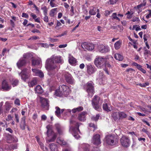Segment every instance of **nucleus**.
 Returning a JSON list of instances; mask_svg holds the SVG:
<instances>
[{"label": "nucleus", "instance_id": "nucleus-9", "mask_svg": "<svg viewBox=\"0 0 151 151\" xmlns=\"http://www.w3.org/2000/svg\"><path fill=\"white\" fill-rule=\"evenodd\" d=\"M100 98L97 96L94 97L92 100V104L93 108L96 110L100 111L101 110V108H100L99 105V101Z\"/></svg>", "mask_w": 151, "mask_h": 151}, {"label": "nucleus", "instance_id": "nucleus-44", "mask_svg": "<svg viewBox=\"0 0 151 151\" xmlns=\"http://www.w3.org/2000/svg\"><path fill=\"white\" fill-rule=\"evenodd\" d=\"M41 9L42 10L44 15H47L48 10L46 6H42Z\"/></svg>", "mask_w": 151, "mask_h": 151}, {"label": "nucleus", "instance_id": "nucleus-33", "mask_svg": "<svg viewBox=\"0 0 151 151\" xmlns=\"http://www.w3.org/2000/svg\"><path fill=\"white\" fill-rule=\"evenodd\" d=\"M41 60L40 58H39L37 60H32V65L33 66L37 65L41 63Z\"/></svg>", "mask_w": 151, "mask_h": 151}, {"label": "nucleus", "instance_id": "nucleus-52", "mask_svg": "<svg viewBox=\"0 0 151 151\" xmlns=\"http://www.w3.org/2000/svg\"><path fill=\"white\" fill-rule=\"evenodd\" d=\"M146 18L147 19H148L150 18H151V10H148V14H147L146 16Z\"/></svg>", "mask_w": 151, "mask_h": 151}, {"label": "nucleus", "instance_id": "nucleus-56", "mask_svg": "<svg viewBox=\"0 0 151 151\" xmlns=\"http://www.w3.org/2000/svg\"><path fill=\"white\" fill-rule=\"evenodd\" d=\"M151 52L149 50L146 49L145 50V52H144V55H147V54H150V55Z\"/></svg>", "mask_w": 151, "mask_h": 151}, {"label": "nucleus", "instance_id": "nucleus-16", "mask_svg": "<svg viewBox=\"0 0 151 151\" xmlns=\"http://www.w3.org/2000/svg\"><path fill=\"white\" fill-rule=\"evenodd\" d=\"M97 80L100 84H104L106 82V78L104 76L103 73L101 71L99 72V75Z\"/></svg>", "mask_w": 151, "mask_h": 151}, {"label": "nucleus", "instance_id": "nucleus-17", "mask_svg": "<svg viewBox=\"0 0 151 151\" xmlns=\"http://www.w3.org/2000/svg\"><path fill=\"white\" fill-rule=\"evenodd\" d=\"M26 64V60L22 57L18 61L17 63V65L18 68L21 69L23 66L25 65Z\"/></svg>", "mask_w": 151, "mask_h": 151}, {"label": "nucleus", "instance_id": "nucleus-26", "mask_svg": "<svg viewBox=\"0 0 151 151\" xmlns=\"http://www.w3.org/2000/svg\"><path fill=\"white\" fill-rule=\"evenodd\" d=\"M57 142L58 143L62 146H68L66 142L63 138L61 137H58L57 139Z\"/></svg>", "mask_w": 151, "mask_h": 151}, {"label": "nucleus", "instance_id": "nucleus-42", "mask_svg": "<svg viewBox=\"0 0 151 151\" xmlns=\"http://www.w3.org/2000/svg\"><path fill=\"white\" fill-rule=\"evenodd\" d=\"M57 8H55L52 9L50 12L49 15L51 17H53L56 13Z\"/></svg>", "mask_w": 151, "mask_h": 151}, {"label": "nucleus", "instance_id": "nucleus-13", "mask_svg": "<svg viewBox=\"0 0 151 151\" xmlns=\"http://www.w3.org/2000/svg\"><path fill=\"white\" fill-rule=\"evenodd\" d=\"M81 46L83 49H86L88 51H92L94 48V46L93 44L86 42H84L82 44Z\"/></svg>", "mask_w": 151, "mask_h": 151}, {"label": "nucleus", "instance_id": "nucleus-12", "mask_svg": "<svg viewBox=\"0 0 151 151\" xmlns=\"http://www.w3.org/2000/svg\"><path fill=\"white\" fill-rule=\"evenodd\" d=\"M40 101L42 107L46 110L48 109L49 103L48 100L42 97H40Z\"/></svg>", "mask_w": 151, "mask_h": 151}, {"label": "nucleus", "instance_id": "nucleus-4", "mask_svg": "<svg viewBox=\"0 0 151 151\" xmlns=\"http://www.w3.org/2000/svg\"><path fill=\"white\" fill-rule=\"evenodd\" d=\"M46 128L47 129L46 132L47 137H46L47 142H54L56 137V134L52 131L51 125L47 126Z\"/></svg>", "mask_w": 151, "mask_h": 151}, {"label": "nucleus", "instance_id": "nucleus-7", "mask_svg": "<svg viewBox=\"0 0 151 151\" xmlns=\"http://www.w3.org/2000/svg\"><path fill=\"white\" fill-rule=\"evenodd\" d=\"M84 88L88 93V96H92L94 92L93 83L91 81L88 82L84 85Z\"/></svg>", "mask_w": 151, "mask_h": 151}, {"label": "nucleus", "instance_id": "nucleus-10", "mask_svg": "<svg viewBox=\"0 0 151 151\" xmlns=\"http://www.w3.org/2000/svg\"><path fill=\"white\" fill-rule=\"evenodd\" d=\"M64 76L66 81L68 83L73 85L75 83V81L70 74L68 72H65Z\"/></svg>", "mask_w": 151, "mask_h": 151}, {"label": "nucleus", "instance_id": "nucleus-15", "mask_svg": "<svg viewBox=\"0 0 151 151\" xmlns=\"http://www.w3.org/2000/svg\"><path fill=\"white\" fill-rule=\"evenodd\" d=\"M98 50L101 53H105L109 52L110 50L108 46L100 45L98 46Z\"/></svg>", "mask_w": 151, "mask_h": 151}, {"label": "nucleus", "instance_id": "nucleus-55", "mask_svg": "<svg viewBox=\"0 0 151 151\" xmlns=\"http://www.w3.org/2000/svg\"><path fill=\"white\" fill-rule=\"evenodd\" d=\"M40 45L42 47H48V44L47 43H40Z\"/></svg>", "mask_w": 151, "mask_h": 151}, {"label": "nucleus", "instance_id": "nucleus-24", "mask_svg": "<svg viewBox=\"0 0 151 151\" xmlns=\"http://www.w3.org/2000/svg\"><path fill=\"white\" fill-rule=\"evenodd\" d=\"M86 67L87 72L89 74H91L95 72V68L91 64H88Z\"/></svg>", "mask_w": 151, "mask_h": 151}, {"label": "nucleus", "instance_id": "nucleus-8", "mask_svg": "<svg viewBox=\"0 0 151 151\" xmlns=\"http://www.w3.org/2000/svg\"><path fill=\"white\" fill-rule=\"evenodd\" d=\"M30 71L27 68H25L23 69L20 73H19V75L21 76L22 79L25 81L30 77Z\"/></svg>", "mask_w": 151, "mask_h": 151}, {"label": "nucleus", "instance_id": "nucleus-1", "mask_svg": "<svg viewBox=\"0 0 151 151\" xmlns=\"http://www.w3.org/2000/svg\"><path fill=\"white\" fill-rule=\"evenodd\" d=\"M54 60L57 63H62L63 61L62 57L60 55H53L46 60L45 67L48 72V74L50 77L54 75L55 72L54 70L57 67L55 64L54 63Z\"/></svg>", "mask_w": 151, "mask_h": 151}, {"label": "nucleus", "instance_id": "nucleus-20", "mask_svg": "<svg viewBox=\"0 0 151 151\" xmlns=\"http://www.w3.org/2000/svg\"><path fill=\"white\" fill-rule=\"evenodd\" d=\"M68 58L69 63L70 65L73 66L76 65L77 63L76 60L71 54H69Z\"/></svg>", "mask_w": 151, "mask_h": 151}, {"label": "nucleus", "instance_id": "nucleus-49", "mask_svg": "<svg viewBox=\"0 0 151 151\" xmlns=\"http://www.w3.org/2000/svg\"><path fill=\"white\" fill-rule=\"evenodd\" d=\"M135 29V30L137 31L140 30H141L140 27L139 26H137V25H134L133 26L132 29L134 30Z\"/></svg>", "mask_w": 151, "mask_h": 151}, {"label": "nucleus", "instance_id": "nucleus-29", "mask_svg": "<svg viewBox=\"0 0 151 151\" xmlns=\"http://www.w3.org/2000/svg\"><path fill=\"white\" fill-rule=\"evenodd\" d=\"M35 92L37 93L41 94L43 92V90L41 86L39 85L37 86L35 88Z\"/></svg>", "mask_w": 151, "mask_h": 151}, {"label": "nucleus", "instance_id": "nucleus-57", "mask_svg": "<svg viewBox=\"0 0 151 151\" xmlns=\"http://www.w3.org/2000/svg\"><path fill=\"white\" fill-rule=\"evenodd\" d=\"M47 15H44L45 17L43 18L44 21L46 22H48L49 19L48 18L47 16Z\"/></svg>", "mask_w": 151, "mask_h": 151}, {"label": "nucleus", "instance_id": "nucleus-28", "mask_svg": "<svg viewBox=\"0 0 151 151\" xmlns=\"http://www.w3.org/2000/svg\"><path fill=\"white\" fill-rule=\"evenodd\" d=\"M37 78H34L28 83L29 86L30 87H32L37 84Z\"/></svg>", "mask_w": 151, "mask_h": 151}, {"label": "nucleus", "instance_id": "nucleus-39", "mask_svg": "<svg viewBox=\"0 0 151 151\" xmlns=\"http://www.w3.org/2000/svg\"><path fill=\"white\" fill-rule=\"evenodd\" d=\"M56 110L55 112V114L58 117H59L60 116V114L61 113V110L58 107H55Z\"/></svg>", "mask_w": 151, "mask_h": 151}, {"label": "nucleus", "instance_id": "nucleus-19", "mask_svg": "<svg viewBox=\"0 0 151 151\" xmlns=\"http://www.w3.org/2000/svg\"><path fill=\"white\" fill-rule=\"evenodd\" d=\"M32 71L34 76H38L41 78L44 76L43 73L40 70L36 69H32Z\"/></svg>", "mask_w": 151, "mask_h": 151}, {"label": "nucleus", "instance_id": "nucleus-50", "mask_svg": "<svg viewBox=\"0 0 151 151\" xmlns=\"http://www.w3.org/2000/svg\"><path fill=\"white\" fill-rule=\"evenodd\" d=\"M89 126L90 127H92L93 128V131L96 128V126L93 123H91L89 124Z\"/></svg>", "mask_w": 151, "mask_h": 151}, {"label": "nucleus", "instance_id": "nucleus-27", "mask_svg": "<svg viewBox=\"0 0 151 151\" xmlns=\"http://www.w3.org/2000/svg\"><path fill=\"white\" fill-rule=\"evenodd\" d=\"M25 117H23L21 119V121L20 124V127L22 130H24L25 128Z\"/></svg>", "mask_w": 151, "mask_h": 151}, {"label": "nucleus", "instance_id": "nucleus-18", "mask_svg": "<svg viewBox=\"0 0 151 151\" xmlns=\"http://www.w3.org/2000/svg\"><path fill=\"white\" fill-rule=\"evenodd\" d=\"M89 145L87 144H80L78 147V151H89Z\"/></svg>", "mask_w": 151, "mask_h": 151}, {"label": "nucleus", "instance_id": "nucleus-61", "mask_svg": "<svg viewBox=\"0 0 151 151\" xmlns=\"http://www.w3.org/2000/svg\"><path fill=\"white\" fill-rule=\"evenodd\" d=\"M47 118V117L44 114L42 115V116H41V119L43 121L45 120Z\"/></svg>", "mask_w": 151, "mask_h": 151}, {"label": "nucleus", "instance_id": "nucleus-40", "mask_svg": "<svg viewBox=\"0 0 151 151\" xmlns=\"http://www.w3.org/2000/svg\"><path fill=\"white\" fill-rule=\"evenodd\" d=\"M83 110V108L82 106H79L78 107L75 108L72 110V112L73 113H75L82 111Z\"/></svg>", "mask_w": 151, "mask_h": 151}, {"label": "nucleus", "instance_id": "nucleus-6", "mask_svg": "<svg viewBox=\"0 0 151 151\" xmlns=\"http://www.w3.org/2000/svg\"><path fill=\"white\" fill-rule=\"evenodd\" d=\"M107 60L106 58L97 56L94 60V63L98 68H102L105 67V64Z\"/></svg>", "mask_w": 151, "mask_h": 151}, {"label": "nucleus", "instance_id": "nucleus-47", "mask_svg": "<svg viewBox=\"0 0 151 151\" xmlns=\"http://www.w3.org/2000/svg\"><path fill=\"white\" fill-rule=\"evenodd\" d=\"M112 17L113 19H116L118 21H120V19L119 18L117 14L116 13H114L112 15Z\"/></svg>", "mask_w": 151, "mask_h": 151}, {"label": "nucleus", "instance_id": "nucleus-58", "mask_svg": "<svg viewBox=\"0 0 151 151\" xmlns=\"http://www.w3.org/2000/svg\"><path fill=\"white\" fill-rule=\"evenodd\" d=\"M49 40L51 42H57L58 41V40L57 39H54V38H49Z\"/></svg>", "mask_w": 151, "mask_h": 151}, {"label": "nucleus", "instance_id": "nucleus-60", "mask_svg": "<svg viewBox=\"0 0 151 151\" xmlns=\"http://www.w3.org/2000/svg\"><path fill=\"white\" fill-rule=\"evenodd\" d=\"M118 0H110V3L111 4H115Z\"/></svg>", "mask_w": 151, "mask_h": 151}, {"label": "nucleus", "instance_id": "nucleus-43", "mask_svg": "<svg viewBox=\"0 0 151 151\" xmlns=\"http://www.w3.org/2000/svg\"><path fill=\"white\" fill-rule=\"evenodd\" d=\"M119 119L125 118L127 116V114L123 112H119Z\"/></svg>", "mask_w": 151, "mask_h": 151}, {"label": "nucleus", "instance_id": "nucleus-35", "mask_svg": "<svg viewBox=\"0 0 151 151\" xmlns=\"http://www.w3.org/2000/svg\"><path fill=\"white\" fill-rule=\"evenodd\" d=\"M113 119L115 121H116L119 119V112L113 113L111 115Z\"/></svg>", "mask_w": 151, "mask_h": 151}, {"label": "nucleus", "instance_id": "nucleus-37", "mask_svg": "<svg viewBox=\"0 0 151 151\" xmlns=\"http://www.w3.org/2000/svg\"><path fill=\"white\" fill-rule=\"evenodd\" d=\"M122 42L120 40L117 41L114 44V47L116 50L119 49L122 45Z\"/></svg>", "mask_w": 151, "mask_h": 151}, {"label": "nucleus", "instance_id": "nucleus-51", "mask_svg": "<svg viewBox=\"0 0 151 151\" xmlns=\"http://www.w3.org/2000/svg\"><path fill=\"white\" fill-rule=\"evenodd\" d=\"M142 131L148 135L149 137L150 133L147 129L145 128H143L142 129Z\"/></svg>", "mask_w": 151, "mask_h": 151}, {"label": "nucleus", "instance_id": "nucleus-64", "mask_svg": "<svg viewBox=\"0 0 151 151\" xmlns=\"http://www.w3.org/2000/svg\"><path fill=\"white\" fill-rule=\"evenodd\" d=\"M67 46V44L63 45H61L59 46L58 47L60 48H63L66 47Z\"/></svg>", "mask_w": 151, "mask_h": 151}, {"label": "nucleus", "instance_id": "nucleus-63", "mask_svg": "<svg viewBox=\"0 0 151 151\" xmlns=\"http://www.w3.org/2000/svg\"><path fill=\"white\" fill-rule=\"evenodd\" d=\"M30 15L34 19H36L37 17V16L35 14H33V13H31Z\"/></svg>", "mask_w": 151, "mask_h": 151}, {"label": "nucleus", "instance_id": "nucleus-45", "mask_svg": "<svg viewBox=\"0 0 151 151\" xmlns=\"http://www.w3.org/2000/svg\"><path fill=\"white\" fill-rule=\"evenodd\" d=\"M100 117V115L98 114L96 116H93L91 117V119L92 120L95 121H97L99 119Z\"/></svg>", "mask_w": 151, "mask_h": 151}, {"label": "nucleus", "instance_id": "nucleus-36", "mask_svg": "<svg viewBox=\"0 0 151 151\" xmlns=\"http://www.w3.org/2000/svg\"><path fill=\"white\" fill-rule=\"evenodd\" d=\"M61 112L62 113L64 112V114L65 115H70L71 114V110L70 109H61Z\"/></svg>", "mask_w": 151, "mask_h": 151}, {"label": "nucleus", "instance_id": "nucleus-38", "mask_svg": "<svg viewBox=\"0 0 151 151\" xmlns=\"http://www.w3.org/2000/svg\"><path fill=\"white\" fill-rule=\"evenodd\" d=\"M23 58L25 59L26 58L31 59L33 58V55L32 53H27L23 55Z\"/></svg>", "mask_w": 151, "mask_h": 151}, {"label": "nucleus", "instance_id": "nucleus-46", "mask_svg": "<svg viewBox=\"0 0 151 151\" xmlns=\"http://www.w3.org/2000/svg\"><path fill=\"white\" fill-rule=\"evenodd\" d=\"M39 144L40 145L41 148L43 151H48L47 148L46 147H44V145L42 142L41 143H40Z\"/></svg>", "mask_w": 151, "mask_h": 151}, {"label": "nucleus", "instance_id": "nucleus-34", "mask_svg": "<svg viewBox=\"0 0 151 151\" xmlns=\"http://www.w3.org/2000/svg\"><path fill=\"white\" fill-rule=\"evenodd\" d=\"M114 57L116 60L120 61H122L123 59L122 55L119 53L115 54Z\"/></svg>", "mask_w": 151, "mask_h": 151}, {"label": "nucleus", "instance_id": "nucleus-59", "mask_svg": "<svg viewBox=\"0 0 151 151\" xmlns=\"http://www.w3.org/2000/svg\"><path fill=\"white\" fill-rule=\"evenodd\" d=\"M9 50H7L6 48H4L2 52V55L3 56H4L5 55V53L6 52H9Z\"/></svg>", "mask_w": 151, "mask_h": 151}, {"label": "nucleus", "instance_id": "nucleus-14", "mask_svg": "<svg viewBox=\"0 0 151 151\" xmlns=\"http://www.w3.org/2000/svg\"><path fill=\"white\" fill-rule=\"evenodd\" d=\"M105 142L108 144L111 145H113L115 144L114 141V137L111 135H109L106 136Z\"/></svg>", "mask_w": 151, "mask_h": 151}, {"label": "nucleus", "instance_id": "nucleus-11", "mask_svg": "<svg viewBox=\"0 0 151 151\" xmlns=\"http://www.w3.org/2000/svg\"><path fill=\"white\" fill-rule=\"evenodd\" d=\"M121 143L124 147H127L129 146L130 141L129 138L124 136H122L120 139Z\"/></svg>", "mask_w": 151, "mask_h": 151}, {"label": "nucleus", "instance_id": "nucleus-32", "mask_svg": "<svg viewBox=\"0 0 151 151\" xmlns=\"http://www.w3.org/2000/svg\"><path fill=\"white\" fill-rule=\"evenodd\" d=\"M97 12V9L96 8L92 7L90 8L89 11V14L91 15H95Z\"/></svg>", "mask_w": 151, "mask_h": 151}, {"label": "nucleus", "instance_id": "nucleus-3", "mask_svg": "<svg viewBox=\"0 0 151 151\" xmlns=\"http://www.w3.org/2000/svg\"><path fill=\"white\" fill-rule=\"evenodd\" d=\"M79 124L74 120L71 119L70 120L69 131L75 138L78 139L80 136L79 133H80L78 129Z\"/></svg>", "mask_w": 151, "mask_h": 151}, {"label": "nucleus", "instance_id": "nucleus-53", "mask_svg": "<svg viewBox=\"0 0 151 151\" xmlns=\"http://www.w3.org/2000/svg\"><path fill=\"white\" fill-rule=\"evenodd\" d=\"M14 104L18 106L20 105V102L19 99H16L14 101Z\"/></svg>", "mask_w": 151, "mask_h": 151}, {"label": "nucleus", "instance_id": "nucleus-2", "mask_svg": "<svg viewBox=\"0 0 151 151\" xmlns=\"http://www.w3.org/2000/svg\"><path fill=\"white\" fill-rule=\"evenodd\" d=\"M71 92L70 89L68 85L62 84L60 85L58 88L55 91V94L58 96L66 97Z\"/></svg>", "mask_w": 151, "mask_h": 151}, {"label": "nucleus", "instance_id": "nucleus-54", "mask_svg": "<svg viewBox=\"0 0 151 151\" xmlns=\"http://www.w3.org/2000/svg\"><path fill=\"white\" fill-rule=\"evenodd\" d=\"M132 21L133 22H139L140 21V20L138 17H134L133 18Z\"/></svg>", "mask_w": 151, "mask_h": 151}, {"label": "nucleus", "instance_id": "nucleus-62", "mask_svg": "<svg viewBox=\"0 0 151 151\" xmlns=\"http://www.w3.org/2000/svg\"><path fill=\"white\" fill-rule=\"evenodd\" d=\"M105 66L106 68L109 67V68H111V65L109 63L107 62V61L105 64Z\"/></svg>", "mask_w": 151, "mask_h": 151}, {"label": "nucleus", "instance_id": "nucleus-31", "mask_svg": "<svg viewBox=\"0 0 151 151\" xmlns=\"http://www.w3.org/2000/svg\"><path fill=\"white\" fill-rule=\"evenodd\" d=\"M50 148L51 151H58V147L55 144L52 143L50 145Z\"/></svg>", "mask_w": 151, "mask_h": 151}, {"label": "nucleus", "instance_id": "nucleus-23", "mask_svg": "<svg viewBox=\"0 0 151 151\" xmlns=\"http://www.w3.org/2000/svg\"><path fill=\"white\" fill-rule=\"evenodd\" d=\"M146 0H143V2L142 4L137 6L136 7L137 11L138 13L141 12L143 9L145 8V6L146 5Z\"/></svg>", "mask_w": 151, "mask_h": 151}, {"label": "nucleus", "instance_id": "nucleus-22", "mask_svg": "<svg viewBox=\"0 0 151 151\" xmlns=\"http://www.w3.org/2000/svg\"><path fill=\"white\" fill-rule=\"evenodd\" d=\"M87 115V113L83 111L78 114V119L81 122H84L86 119V116Z\"/></svg>", "mask_w": 151, "mask_h": 151}, {"label": "nucleus", "instance_id": "nucleus-5", "mask_svg": "<svg viewBox=\"0 0 151 151\" xmlns=\"http://www.w3.org/2000/svg\"><path fill=\"white\" fill-rule=\"evenodd\" d=\"M91 142L96 147L91 148V151H99L98 146L101 143L100 135L98 134L94 135L92 137Z\"/></svg>", "mask_w": 151, "mask_h": 151}, {"label": "nucleus", "instance_id": "nucleus-41", "mask_svg": "<svg viewBox=\"0 0 151 151\" xmlns=\"http://www.w3.org/2000/svg\"><path fill=\"white\" fill-rule=\"evenodd\" d=\"M19 81L17 79H13L11 81V84L13 87H14L18 84Z\"/></svg>", "mask_w": 151, "mask_h": 151}, {"label": "nucleus", "instance_id": "nucleus-48", "mask_svg": "<svg viewBox=\"0 0 151 151\" xmlns=\"http://www.w3.org/2000/svg\"><path fill=\"white\" fill-rule=\"evenodd\" d=\"M55 0H50V4L52 7H54L57 6V5L55 3Z\"/></svg>", "mask_w": 151, "mask_h": 151}, {"label": "nucleus", "instance_id": "nucleus-30", "mask_svg": "<svg viewBox=\"0 0 151 151\" xmlns=\"http://www.w3.org/2000/svg\"><path fill=\"white\" fill-rule=\"evenodd\" d=\"M103 109L107 112L111 111V106L109 104H108L107 103H105L104 104L103 106Z\"/></svg>", "mask_w": 151, "mask_h": 151}, {"label": "nucleus", "instance_id": "nucleus-21", "mask_svg": "<svg viewBox=\"0 0 151 151\" xmlns=\"http://www.w3.org/2000/svg\"><path fill=\"white\" fill-rule=\"evenodd\" d=\"M2 88L4 90L8 91L11 89V86L8 84L6 80H4L2 82Z\"/></svg>", "mask_w": 151, "mask_h": 151}, {"label": "nucleus", "instance_id": "nucleus-25", "mask_svg": "<svg viewBox=\"0 0 151 151\" xmlns=\"http://www.w3.org/2000/svg\"><path fill=\"white\" fill-rule=\"evenodd\" d=\"M55 127L58 133L60 135L62 134L63 132V128L58 124H55Z\"/></svg>", "mask_w": 151, "mask_h": 151}]
</instances>
